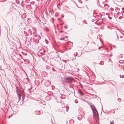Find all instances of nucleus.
I'll return each mask as SVG.
<instances>
[{"label": "nucleus", "instance_id": "39448f33", "mask_svg": "<svg viewBox=\"0 0 124 124\" xmlns=\"http://www.w3.org/2000/svg\"><path fill=\"white\" fill-rule=\"evenodd\" d=\"M81 95H83L84 94H83V93H81Z\"/></svg>", "mask_w": 124, "mask_h": 124}, {"label": "nucleus", "instance_id": "0eeeda50", "mask_svg": "<svg viewBox=\"0 0 124 124\" xmlns=\"http://www.w3.org/2000/svg\"><path fill=\"white\" fill-rule=\"evenodd\" d=\"M100 48H99V49H100Z\"/></svg>", "mask_w": 124, "mask_h": 124}, {"label": "nucleus", "instance_id": "423d86ee", "mask_svg": "<svg viewBox=\"0 0 124 124\" xmlns=\"http://www.w3.org/2000/svg\"><path fill=\"white\" fill-rule=\"evenodd\" d=\"M88 42H87L86 43V44H88Z\"/></svg>", "mask_w": 124, "mask_h": 124}, {"label": "nucleus", "instance_id": "f257e3e1", "mask_svg": "<svg viewBox=\"0 0 124 124\" xmlns=\"http://www.w3.org/2000/svg\"><path fill=\"white\" fill-rule=\"evenodd\" d=\"M93 112V117L97 121H98L99 118V115L96 108L93 105H92L91 106Z\"/></svg>", "mask_w": 124, "mask_h": 124}, {"label": "nucleus", "instance_id": "f03ea898", "mask_svg": "<svg viewBox=\"0 0 124 124\" xmlns=\"http://www.w3.org/2000/svg\"><path fill=\"white\" fill-rule=\"evenodd\" d=\"M109 124H114L113 121H110Z\"/></svg>", "mask_w": 124, "mask_h": 124}, {"label": "nucleus", "instance_id": "6e6552de", "mask_svg": "<svg viewBox=\"0 0 124 124\" xmlns=\"http://www.w3.org/2000/svg\"><path fill=\"white\" fill-rule=\"evenodd\" d=\"M10 116H9V117L8 118H10Z\"/></svg>", "mask_w": 124, "mask_h": 124}, {"label": "nucleus", "instance_id": "7ed1b4c3", "mask_svg": "<svg viewBox=\"0 0 124 124\" xmlns=\"http://www.w3.org/2000/svg\"><path fill=\"white\" fill-rule=\"evenodd\" d=\"M18 95H19L18 97H19V99H20L21 96V95H20V94H18Z\"/></svg>", "mask_w": 124, "mask_h": 124}, {"label": "nucleus", "instance_id": "20e7f679", "mask_svg": "<svg viewBox=\"0 0 124 124\" xmlns=\"http://www.w3.org/2000/svg\"><path fill=\"white\" fill-rule=\"evenodd\" d=\"M106 6H107V7L108 8V7H109V6L108 5H106Z\"/></svg>", "mask_w": 124, "mask_h": 124}]
</instances>
